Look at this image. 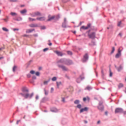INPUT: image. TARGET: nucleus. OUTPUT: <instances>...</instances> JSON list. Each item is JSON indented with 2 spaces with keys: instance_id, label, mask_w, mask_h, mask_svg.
<instances>
[{
  "instance_id": "obj_2",
  "label": "nucleus",
  "mask_w": 126,
  "mask_h": 126,
  "mask_svg": "<svg viewBox=\"0 0 126 126\" xmlns=\"http://www.w3.org/2000/svg\"><path fill=\"white\" fill-rule=\"evenodd\" d=\"M20 95H21L22 96H23V97H25L26 99H27L28 97L29 98H32V97H33V95H34V94L32 93L31 94H24L23 93H20Z\"/></svg>"
},
{
  "instance_id": "obj_13",
  "label": "nucleus",
  "mask_w": 126,
  "mask_h": 126,
  "mask_svg": "<svg viewBox=\"0 0 126 126\" xmlns=\"http://www.w3.org/2000/svg\"><path fill=\"white\" fill-rule=\"evenodd\" d=\"M88 111V108L87 107H85L84 108H82L80 110V113H83V112H87Z\"/></svg>"
},
{
  "instance_id": "obj_17",
  "label": "nucleus",
  "mask_w": 126,
  "mask_h": 126,
  "mask_svg": "<svg viewBox=\"0 0 126 126\" xmlns=\"http://www.w3.org/2000/svg\"><path fill=\"white\" fill-rule=\"evenodd\" d=\"M82 79H84V77H80L79 78H78V79H77V82L78 83H79L80 82L81 80H82Z\"/></svg>"
},
{
  "instance_id": "obj_46",
  "label": "nucleus",
  "mask_w": 126,
  "mask_h": 126,
  "mask_svg": "<svg viewBox=\"0 0 126 126\" xmlns=\"http://www.w3.org/2000/svg\"><path fill=\"white\" fill-rule=\"evenodd\" d=\"M19 30V29H14L13 31H18Z\"/></svg>"
},
{
  "instance_id": "obj_59",
  "label": "nucleus",
  "mask_w": 126,
  "mask_h": 126,
  "mask_svg": "<svg viewBox=\"0 0 126 126\" xmlns=\"http://www.w3.org/2000/svg\"><path fill=\"white\" fill-rule=\"evenodd\" d=\"M48 45L49 46H52V43H50Z\"/></svg>"
},
{
  "instance_id": "obj_20",
  "label": "nucleus",
  "mask_w": 126,
  "mask_h": 126,
  "mask_svg": "<svg viewBox=\"0 0 126 126\" xmlns=\"http://www.w3.org/2000/svg\"><path fill=\"white\" fill-rule=\"evenodd\" d=\"M26 12H27V10L26 9H24L20 11L21 14H24V13H26Z\"/></svg>"
},
{
  "instance_id": "obj_54",
  "label": "nucleus",
  "mask_w": 126,
  "mask_h": 126,
  "mask_svg": "<svg viewBox=\"0 0 126 126\" xmlns=\"http://www.w3.org/2000/svg\"><path fill=\"white\" fill-rule=\"evenodd\" d=\"M19 122H20V120H18L16 122L17 125H18V124L19 123Z\"/></svg>"
},
{
  "instance_id": "obj_48",
  "label": "nucleus",
  "mask_w": 126,
  "mask_h": 126,
  "mask_svg": "<svg viewBox=\"0 0 126 126\" xmlns=\"http://www.w3.org/2000/svg\"><path fill=\"white\" fill-rule=\"evenodd\" d=\"M54 92V88H51V92Z\"/></svg>"
},
{
  "instance_id": "obj_57",
  "label": "nucleus",
  "mask_w": 126,
  "mask_h": 126,
  "mask_svg": "<svg viewBox=\"0 0 126 126\" xmlns=\"http://www.w3.org/2000/svg\"><path fill=\"white\" fill-rule=\"evenodd\" d=\"M124 115H126V111H123Z\"/></svg>"
},
{
  "instance_id": "obj_7",
  "label": "nucleus",
  "mask_w": 126,
  "mask_h": 126,
  "mask_svg": "<svg viewBox=\"0 0 126 126\" xmlns=\"http://www.w3.org/2000/svg\"><path fill=\"white\" fill-rule=\"evenodd\" d=\"M115 114H118L119 113H123V109L117 108L115 109Z\"/></svg>"
},
{
  "instance_id": "obj_25",
  "label": "nucleus",
  "mask_w": 126,
  "mask_h": 126,
  "mask_svg": "<svg viewBox=\"0 0 126 126\" xmlns=\"http://www.w3.org/2000/svg\"><path fill=\"white\" fill-rule=\"evenodd\" d=\"M57 85L58 88H59V86L60 85H62V82H57Z\"/></svg>"
},
{
  "instance_id": "obj_26",
  "label": "nucleus",
  "mask_w": 126,
  "mask_h": 126,
  "mask_svg": "<svg viewBox=\"0 0 126 126\" xmlns=\"http://www.w3.org/2000/svg\"><path fill=\"white\" fill-rule=\"evenodd\" d=\"M29 21H35L36 20L35 19H33L32 18H29Z\"/></svg>"
},
{
  "instance_id": "obj_38",
  "label": "nucleus",
  "mask_w": 126,
  "mask_h": 126,
  "mask_svg": "<svg viewBox=\"0 0 126 126\" xmlns=\"http://www.w3.org/2000/svg\"><path fill=\"white\" fill-rule=\"evenodd\" d=\"M30 73H31V74H34L35 73V71L34 70H31L30 71Z\"/></svg>"
},
{
  "instance_id": "obj_35",
  "label": "nucleus",
  "mask_w": 126,
  "mask_h": 126,
  "mask_svg": "<svg viewBox=\"0 0 126 126\" xmlns=\"http://www.w3.org/2000/svg\"><path fill=\"white\" fill-rule=\"evenodd\" d=\"M67 53L68 55H69L70 56H71V55H72V52H71V51H67Z\"/></svg>"
},
{
  "instance_id": "obj_11",
  "label": "nucleus",
  "mask_w": 126,
  "mask_h": 126,
  "mask_svg": "<svg viewBox=\"0 0 126 126\" xmlns=\"http://www.w3.org/2000/svg\"><path fill=\"white\" fill-rule=\"evenodd\" d=\"M37 20H39V21H45L46 20V18H45V17H41L36 18Z\"/></svg>"
},
{
  "instance_id": "obj_14",
  "label": "nucleus",
  "mask_w": 126,
  "mask_h": 126,
  "mask_svg": "<svg viewBox=\"0 0 126 126\" xmlns=\"http://www.w3.org/2000/svg\"><path fill=\"white\" fill-rule=\"evenodd\" d=\"M56 54H57V55H58V56H59L60 57H63V53L61 52H59V51H56Z\"/></svg>"
},
{
  "instance_id": "obj_10",
  "label": "nucleus",
  "mask_w": 126,
  "mask_h": 126,
  "mask_svg": "<svg viewBox=\"0 0 126 126\" xmlns=\"http://www.w3.org/2000/svg\"><path fill=\"white\" fill-rule=\"evenodd\" d=\"M55 19V16H51L49 15L48 16V19L47 20V21H52V20H54Z\"/></svg>"
},
{
  "instance_id": "obj_33",
  "label": "nucleus",
  "mask_w": 126,
  "mask_h": 126,
  "mask_svg": "<svg viewBox=\"0 0 126 126\" xmlns=\"http://www.w3.org/2000/svg\"><path fill=\"white\" fill-rule=\"evenodd\" d=\"M4 49H5V47H4V46H3V47L0 48V51H2V50H4Z\"/></svg>"
},
{
  "instance_id": "obj_62",
  "label": "nucleus",
  "mask_w": 126,
  "mask_h": 126,
  "mask_svg": "<svg viewBox=\"0 0 126 126\" xmlns=\"http://www.w3.org/2000/svg\"><path fill=\"white\" fill-rule=\"evenodd\" d=\"M41 69H42V67H39V70H41Z\"/></svg>"
},
{
  "instance_id": "obj_36",
  "label": "nucleus",
  "mask_w": 126,
  "mask_h": 126,
  "mask_svg": "<svg viewBox=\"0 0 126 126\" xmlns=\"http://www.w3.org/2000/svg\"><path fill=\"white\" fill-rule=\"evenodd\" d=\"M49 81H45L43 83L45 85H46L48 84V83H49Z\"/></svg>"
},
{
  "instance_id": "obj_23",
  "label": "nucleus",
  "mask_w": 126,
  "mask_h": 126,
  "mask_svg": "<svg viewBox=\"0 0 126 126\" xmlns=\"http://www.w3.org/2000/svg\"><path fill=\"white\" fill-rule=\"evenodd\" d=\"M66 23H63V25H62V27L63 28H66Z\"/></svg>"
},
{
  "instance_id": "obj_32",
  "label": "nucleus",
  "mask_w": 126,
  "mask_h": 126,
  "mask_svg": "<svg viewBox=\"0 0 126 126\" xmlns=\"http://www.w3.org/2000/svg\"><path fill=\"white\" fill-rule=\"evenodd\" d=\"M17 68V67L16 66H14L13 67V71H15V70Z\"/></svg>"
},
{
  "instance_id": "obj_42",
  "label": "nucleus",
  "mask_w": 126,
  "mask_h": 126,
  "mask_svg": "<svg viewBox=\"0 0 126 126\" xmlns=\"http://www.w3.org/2000/svg\"><path fill=\"white\" fill-rule=\"evenodd\" d=\"M49 50V48H45L43 49V52H47Z\"/></svg>"
},
{
  "instance_id": "obj_22",
  "label": "nucleus",
  "mask_w": 126,
  "mask_h": 126,
  "mask_svg": "<svg viewBox=\"0 0 126 126\" xmlns=\"http://www.w3.org/2000/svg\"><path fill=\"white\" fill-rule=\"evenodd\" d=\"M10 14L12 15V16H16V15H17V13L15 12H11Z\"/></svg>"
},
{
  "instance_id": "obj_16",
  "label": "nucleus",
  "mask_w": 126,
  "mask_h": 126,
  "mask_svg": "<svg viewBox=\"0 0 126 126\" xmlns=\"http://www.w3.org/2000/svg\"><path fill=\"white\" fill-rule=\"evenodd\" d=\"M29 90L28 89H27V88H25V87H24L22 89V92H24V93H25V92H29Z\"/></svg>"
},
{
  "instance_id": "obj_44",
  "label": "nucleus",
  "mask_w": 126,
  "mask_h": 126,
  "mask_svg": "<svg viewBox=\"0 0 126 126\" xmlns=\"http://www.w3.org/2000/svg\"><path fill=\"white\" fill-rule=\"evenodd\" d=\"M118 36L122 37V36H123V33H122V32H120L118 34Z\"/></svg>"
},
{
  "instance_id": "obj_64",
  "label": "nucleus",
  "mask_w": 126,
  "mask_h": 126,
  "mask_svg": "<svg viewBox=\"0 0 126 126\" xmlns=\"http://www.w3.org/2000/svg\"><path fill=\"white\" fill-rule=\"evenodd\" d=\"M85 124H87V121H85Z\"/></svg>"
},
{
  "instance_id": "obj_56",
  "label": "nucleus",
  "mask_w": 126,
  "mask_h": 126,
  "mask_svg": "<svg viewBox=\"0 0 126 126\" xmlns=\"http://www.w3.org/2000/svg\"><path fill=\"white\" fill-rule=\"evenodd\" d=\"M33 36L34 37H38V34H33Z\"/></svg>"
},
{
  "instance_id": "obj_40",
  "label": "nucleus",
  "mask_w": 126,
  "mask_h": 126,
  "mask_svg": "<svg viewBox=\"0 0 126 126\" xmlns=\"http://www.w3.org/2000/svg\"><path fill=\"white\" fill-rule=\"evenodd\" d=\"M44 93H45V95H48V92L46 91V89H44Z\"/></svg>"
},
{
  "instance_id": "obj_18",
  "label": "nucleus",
  "mask_w": 126,
  "mask_h": 126,
  "mask_svg": "<svg viewBox=\"0 0 126 126\" xmlns=\"http://www.w3.org/2000/svg\"><path fill=\"white\" fill-rule=\"evenodd\" d=\"M34 29L33 30H31V29H28V30H27L26 31V33H31L32 32H33V31H34Z\"/></svg>"
},
{
  "instance_id": "obj_12",
  "label": "nucleus",
  "mask_w": 126,
  "mask_h": 126,
  "mask_svg": "<svg viewBox=\"0 0 126 126\" xmlns=\"http://www.w3.org/2000/svg\"><path fill=\"white\" fill-rule=\"evenodd\" d=\"M90 38H91V39H94L95 38V32H93L89 35Z\"/></svg>"
},
{
  "instance_id": "obj_43",
  "label": "nucleus",
  "mask_w": 126,
  "mask_h": 126,
  "mask_svg": "<svg viewBox=\"0 0 126 126\" xmlns=\"http://www.w3.org/2000/svg\"><path fill=\"white\" fill-rule=\"evenodd\" d=\"M121 24H122V21H120L118 24V26H121Z\"/></svg>"
},
{
  "instance_id": "obj_28",
  "label": "nucleus",
  "mask_w": 126,
  "mask_h": 126,
  "mask_svg": "<svg viewBox=\"0 0 126 126\" xmlns=\"http://www.w3.org/2000/svg\"><path fill=\"white\" fill-rule=\"evenodd\" d=\"M30 27L33 28V27H36V25L34 24H32L30 25Z\"/></svg>"
},
{
  "instance_id": "obj_61",
  "label": "nucleus",
  "mask_w": 126,
  "mask_h": 126,
  "mask_svg": "<svg viewBox=\"0 0 126 126\" xmlns=\"http://www.w3.org/2000/svg\"><path fill=\"white\" fill-rule=\"evenodd\" d=\"M42 29H45L46 28H45V27H42Z\"/></svg>"
},
{
  "instance_id": "obj_31",
  "label": "nucleus",
  "mask_w": 126,
  "mask_h": 126,
  "mask_svg": "<svg viewBox=\"0 0 126 126\" xmlns=\"http://www.w3.org/2000/svg\"><path fill=\"white\" fill-rule=\"evenodd\" d=\"M8 17H7L6 19H3V20H4V21H5V22H7L8 21Z\"/></svg>"
},
{
  "instance_id": "obj_4",
  "label": "nucleus",
  "mask_w": 126,
  "mask_h": 126,
  "mask_svg": "<svg viewBox=\"0 0 126 126\" xmlns=\"http://www.w3.org/2000/svg\"><path fill=\"white\" fill-rule=\"evenodd\" d=\"M91 24H88L87 27L82 26L80 28V30H82V29H83L84 30H87V29H89V28L91 27Z\"/></svg>"
},
{
  "instance_id": "obj_3",
  "label": "nucleus",
  "mask_w": 126,
  "mask_h": 126,
  "mask_svg": "<svg viewBox=\"0 0 126 126\" xmlns=\"http://www.w3.org/2000/svg\"><path fill=\"white\" fill-rule=\"evenodd\" d=\"M98 110L100 111H103L104 110V106H103V102H99V105L97 107Z\"/></svg>"
},
{
  "instance_id": "obj_50",
  "label": "nucleus",
  "mask_w": 126,
  "mask_h": 126,
  "mask_svg": "<svg viewBox=\"0 0 126 126\" xmlns=\"http://www.w3.org/2000/svg\"><path fill=\"white\" fill-rule=\"evenodd\" d=\"M100 123H101V121L100 120H99L98 121H97V124L99 125V124H100Z\"/></svg>"
},
{
  "instance_id": "obj_24",
  "label": "nucleus",
  "mask_w": 126,
  "mask_h": 126,
  "mask_svg": "<svg viewBox=\"0 0 126 126\" xmlns=\"http://www.w3.org/2000/svg\"><path fill=\"white\" fill-rule=\"evenodd\" d=\"M91 89H92V88H91V87L90 86H88L86 88V90H87L90 91V90H91Z\"/></svg>"
},
{
  "instance_id": "obj_45",
  "label": "nucleus",
  "mask_w": 126,
  "mask_h": 126,
  "mask_svg": "<svg viewBox=\"0 0 126 126\" xmlns=\"http://www.w3.org/2000/svg\"><path fill=\"white\" fill-rule=\"evenodd\" d=\"M29 35H27V34H24L23 35V37H29Z\"/></svg>"
},
{
  "instance_id": "obj_1",
  "label": "nucleus",
  "mask_w": 126,
  "mask_h": 126,
  "mask_svg": "<svg viewBox=\"0 0 126 126\" xmlns=\"http://www.w3.org/2000/svg\"><path fill=\"white\" fill-rule=\"evenodd\" d=\"M57 63H58V66L60 67V68H62L63 70H67V68H66L65 66L60 64V63H65V60L63 59H61L58 61Z\"/></svg>"
},
{
  "instance_id": "obj_6",
  "label": "nucleus",
  "mask_w": 126,
  "mask_h": 126,
  "mask_svg": "<svg viewBox=\"0 0 126 126\" xmlns=\"http://www.w3.org/2000/svg\"><path fill=\"white\" fill-rule=\"evenodd\" d=\"M121 52H122V50H121V48H119L118 49V53L115 56V58L116 59H119V57H121Z\"/></svg>"
},
{
  "instance_id": "obj_41",
  "label": "nucleus",
  "mask_w": 126,
  "mask_h": 126,
  "mask_svg": "<svg viewBox=\"0 0 126 126\" xmlns=\"http://www.w3.org/2000/svg\"><path fill=\"white\" fill-rule=\"evenodd\" d=\"M114 52H115V47L112 48V50L111 51V54H113V53H114Z\"/></svg>"
},
{
  "instance_id": "obj_55",
  "label": "nucleus",
  "mask_w": 126,
  "mask_h": 126,
  "mask_svg": "<svg viewBox=\"0 0 126 126\" xmlns=\"http://www.w3.org/2000/svg\"><path fill=\"white\" fill-rule=\"evenodd\" d=\"M27 76H28V77L29 78H30V77H31V75L30 74L27 75Z\"/></svg>"
},
{
  "instance_id": "obj_47",
  "label": "nucleus",
  "mask_w": 126,
  "mask_h": 126,
  "mask_svg": "<svg viewBox=\"0 0 126 126\" xmlns=\"http://www.w3.org/2000/svg\"><path fill=\"white\" fill-rule=\"evenodd\" d=\"M86 100H87L86 97H84V98H83V101H84V102H85V101H86Z\"/></svg>"
},
{
  "instance_id": "obj_49",
  "label": "nucleus",
  "mask_w": 126,
  "mask_h": 126,
  "mask_svg": "<svg viewBox=\"0 0 126 126\" xmlns=\"http://www.w3.org/2000/svg\"><path fill=\"white\" fill-rule=\"evenodd\" d=\"M86 99H87V101H89V100H90V98L89 97H88V96H87V97H86Z\"/></svg>"
},
{
  "instance_id": "obj_60",
  "label": "nucleus",
  "mask_w": 126,
  "mask_h": 126,
  "mask_svg": "<svg viewBox=\"0 0 126 126\" xmlns=\"http://www.w3.org/2000/svg\"><path fill=\"white\" fill-rule=\"evenodd\" d=\"M3 59V57H0V60H1V59Z\"/></svg>"
},
{
  "instance_id": "obj_8",
  "label": "nucleus",
  "mask_w": 126,
  "mask_h": 126,
  "mask_svg": "<svg viewBox=\"0 0 126 126\" xmlns=\"http://www.w3.org/2000/svg\"><path fill=\"white\" fill-rule=\"evenodd\" d=\"M72 64V61L69 60H65V64L67 65H70V64Z\"/></svg>"
},
{
  "instance_id": "obj_63",
  "label": "nucleus",
  "mask_w": 126,
  "mask_h": 126,
  "mask_svg": "<svg viewBox=\"0 0 126 126\" xmlns=\"http://www.w3.org/2000/svg\"><path fill=\"white\" fill-rule=\"evenodd\" d=\"M73 33H74V34H75V33H76V32L74 31V32H73Z\"/></svg>"
},
{
  "instance_id": "obj_29",
  "label": "nucleus",
  "mask_w": 126,
  "mask_h": 126,
  "mask_svg": "<svg viewBox=\"0 0 126 126\" xmlns=\"http://www.w3.org/2000/svg\"><path fill=\"white\" fill-rule=\"evenodd\" d=\"M74 104H79V100H76L74 101Z\"/></svg>"
},
{
  "instance_id": "obj_19",
  "label": "nucleus",
  "mask_w": 126,
  "mask_h": 126,
  "mask_svg": "<svg viewBox=\"0 0 126 126\" xmlns=\"http://www.w3.org/2000/svg\"><path fill=\"white\" fill-rule=\"evenodd\" d=\"M2 30H3V31H4L5 32H8V31H9V30H8V29H7V28L5 27H3L2 28Z\"/></svg>"
},
{
  "instance_id": "obj_5",
  "label": "nucleus",
  "mask_w": 126,
  "mask_h": 126,
  "mask_svg": "<svg viewBox=\"0 0 126 126\" xmlns=\"http://www.w3.org/2000/svg\"><path fill=\"white\" fill-rule=\"evenodd\" d=\"M31 15L32 17H35V16H38L39 15V16L41 15V13L39 12H34L31 14Z\"/></svg>"
},
{
  "instance_id": "obj_52",
  "label": "nucleus",
  "mask_w": 126,
  "mask_h": 126,
  "mask_svg": "<svg viewBox=\"0 0 126 126\" xmlns=\"http://www.w3.org/2000/svg\"><path fill=\"white\" fill-rule=\"evenodd\" d=\"M62 101H63V102H65V101L64 100V97L62 98Z\"/></svg>"
},
{
  "instance_id": "obj_15",
  "label": "nucleus",
  "mask_w": 126,
  "mask_h": 126,
  "mask_svg": "<svg viewBox=\"0 0 126 126\" xmlns=\"http://www.w3.org/2000/svg\"><path fill=\"white\" fill-rule=\"evenodd\" d=\"M51 111L53 113H57V112H58V109H57V108H51Z\"/></svg>"
},
{
  "instance_id": "obj_58",
  "label": "nucleus",
  "mask_w": 126,
  "mask_h": 126,
  "mask_svg": "<svg viewBox=\"0 0 126 126\" xmlns=\"http://www.w3.org/2000/svg\"><path fill=\"white\" fill-rule=\"evenodd\" d=\"M105 115H106V116H107V115H108V112L106 111V112H105Z\"/></svg>"
},
{
  "instance_id": "obj_37",
  "label": "nucleus",
  "mask_w": 126,
  "mask_h": 126,
  "mask_svg": "<svg viewBox=\"0 0 126 126\" xmlns=\"http://www.w3.org/2000/svg\"><path fill=\"white\" fill-rule=\"evenodd\" d=\"M35 75H36L37 76H40V72H36L35 73Z\"/></svg>"
},
{
  "instance_id": "obj_53",
  "label": "nucleus",
  "mask_w": 126,
  "mask_h": 126,
  "mask_svg": "<svg viewBox=\"0 0 126 126\" xmlns=\"http://www.w3.org/2000/svg\"><path fill=\"white\" fill-rule=\"evenodd\" d=\"M64 23H66V18H65L64 19Z\"/></svg>"
},
{
  "instance_id": "obj_39",
  "label": "nucleus",
  "mask_w": 126,
  "mask_h": 126,
  "mask_svg": "<svg viewBox=\"0 0 126 126\" xmlns=\"http://www.w3.org/2000/svg\"><path fill=\"white\" fill-rule=\"evenodd\" d=\"M77 107H78V109H81V104H78V105L77 106Z\"/></svg>"
},
{
  "instance_id": "obj_30",
  "label": "nucleus",
  "mask_w": 126,
  "mask_h": 126,
  "mask_svg": "<svg viewBox=\"0 0 126 126\" xmlns=\"http://www.w3.org/2000/svg\"><path fill=\"white\" fill-rule=\"evenodd\" d=\"M109 71H110L109 76H110V77H112V76H113V73L111 71V69H109Z\"/></svg>"
},
{
  "instance_id": "obj_27",
  "label": "nucleus",
  "mask_w": 126,
  "mask_h": 126,
  "mask_svg": "<svg viewBox=\"0 0 126 126\" xmlns=\"http://www.w3.org/2000/svg\"><path fill=\"white\" fill-rule=\"evenodd\" d=\"M118 87H119V88H122V87H124V84H120L118 85Z\"/></svg>"
},
{
  "instance_id": "obj_21",
  "label": "nucleus",
  "mask_w": 126,
  "mask_h": 126,
  "mask_svg": "<svg viewBox=\"0 0 126 126\" xmlns=\"http://www.w3.org/2000/svg\"><path fill=\"white\" fill-rule=\"evenodd\" d=\"M116 68L118 71H121V70L123 69V66H122V65H120L118 68L116 67Z\"/></svg>"
},
{
  "instance_id": "obj_9",
  "label": "nucleus",
  "mask_w": 126,
  "mask_h": 126,
  "mask_svg": "<svg viewBox=\"0 0 126 126\" xmlns=\"http://www.w3.org/2000/svg\"><path fill=\"white\" fill-rule=\"evenodd\" d=\"M87 60H88V54H86L84 56V59L82 60L83 63H85V62H86V61H87Z\"/></svg>"
},
{
  "instance_id": "obj_34",
  "label": "nucleus",
  "mask_w": 126,
  "mask_h": 126,
  "mask_svg": "<svg viewBox=\"0 0 126 126\" xmlns=\"http://www.w3.org/2000/svg\"><path fill=\"white\" fill-rule=\"evenodd\" d=\"M52 81H56V80H57V77H54L53 78H52Z\"/></svg>"
},
{
  "instance_id": "obj_51",
  "label": "nucleus",
  "mask_w": 126,
  "mask_h": 126,
  "mask_svg": "<svg viewBox=\"0 0 126 126\" xmlns=\"http://www.w3.org/2000/svg\"><path fill=\"white\" fill-rule=\"evenodd\" d=\"M35 98H36V100H38L39 99V96L36 95V97H35Z\"/></svg>"
}]
</instances>
